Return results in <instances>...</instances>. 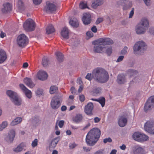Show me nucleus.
Returning a JSON list of instances; mask_svg holds the SVG:
<instances>
[{
    "mask_svg": "<svg viewBox=\"0 0 154 154\" xmlns=\"http://www.w3.org/2000/svg\"><path fill=\"white\" fill-rule=\"evenodd\" d=\"M85 78L89 81L93 78L98 82L104 83L109 80V75L107 72L104 69L102 68L97 67L93 70L92 74L88 73Z\"/></svg>",
    "mask_w": 154,
    "mask_h": 154,
    "instance_id": "obj_1",
    "label": "nucleus"
},
{
    "mask_svg": "<svg viewBox=\"0 0 154 154\" xmlns=\"http://www.w3.org/2000/svg\"><path fill=\"white\" fill-rule=\"evenodd\" d=\"M101 134L100 129L97 128H93L87 134L86 141L88 145L92 146L96 144Z\"/></svg>",
    "mask_w": 154,
    "mask_h": 154,
    "instance_id": "obj_2",
    "label": "nucleus"
},
{
    "mask_svg": "<svg viewBox=\"0 0 154 154\" xmlns=\"http://www.w3.org/2000/svg\"><path fill=\"white\" fill-rule=\"evenodd\" d=\"M149 26V23L146 18L143 19L137 25L136 29V33L138 34L143 33L146 31V28Z\"/></svg>",
    "mask_w": 154,
    "mask_h": 154,
    "instance_id": "obj_3",
    "label": "nucleus"
},
{
    "mask_svg": "<svg viewBox=\"0 0 154 154\" xmlns=\"http://www.w3.org/2000/svg\"><path fill=\"white\" fill-rule=\"evenodd\" d=\"M146 48L145 43L143 41H139L137 42L134 46V53L136 54H140V52H143Z\"/></svg>",
    "mask_w": 154,
    "mask_h": 154,
    "instance_id": "obj_4",
    "label": "nucleus"
},
{
    "mask_svg": "<svg viewBox=\"0 0 154 154\" xmlns=\"http://www.w3.org/2000/svg\"><path fill=\"white\" fill-rule=\"evenodd\" d=\"M6 94L15 105L19 106L21 104V100L18 97L17 93L11 90H8L6 92Z\"/></svg>",
    "mask_w": 154,
    "mask_h": 154,
    "instance_id": "obj_5",
    "label": "nucleus"
},
{
    "mask_svg": "<svg viewBox=\"0 0 154 154\" xmlns=\"http://www.w3.org/2000/svg\"><path fill=\"white\" fill-rule=\"evenodd\" d=\"M23 28L27 31L34 30L35 27V22L31 19H28L24 23Z\"/></svg>",
    "mask_w": 154,
    "mask_h": 154,
    "instance_id": "obj_6",
    "label": "nucleus"
},
{
    "mask_svg": "<svg viewBox=\"0 0 154 154\" xmlns=\"http://www.w3.org/2000/svg\"><path fill=\"white\" fill-rule=\"evenodd\" d=\"M62 101V99L60 97L55 96L53 97L50 103L51 108L54 109H58L60 106Z\"/></svg>",
    "mask_w": 154,
    "mask_h": 154,
    "instance_id": "obj_7",
    "label": "nucleus"
},
{
    "mask_svg": "<svg viewBox=\"0 0 154 154\" xmlns=\"http://www.w3.org/2000/svg\"><path fill=\"white\" fill-rule=\"evenodd\" d=\"M28 38L24 34L19 35L17 38V43L20 47H24L28 44Z\"/></svg>",
    "mask_w": 154,
    "mask_h": 154,
    "instance_id": "obj_8",
    "label": "nucleus"
},
{
    "mask_svg": "<svg viewBox=\"0 0 154 154\" xmlns=\"http://www.w3.org/2000/svg\"><path fill=\"white\" fill-rule=\"evenodd\" d=\"M57 10V6L49 2H46V5L44 8V11L48 13H52Z\"/></svg>",
    "mask_w": 154,
    "mask_h": 154,
    "instance_id": "obj_9",
    "label": "nucleus"
},
{
    "mask_svg": "<svg viewBox=\"0 0 154 154\" xmlns=\"http://www.w3.org/2000/svg\"><path fill=\"white\" fill-rule=\"evenodd\" d=\"M154 107V96L150 97L148 98L145 103L144 110L147 112L148 110L151 109Z\"/></svg>",
    "mask_w": 154,
    "mask_h": 154,
    "instance_id": "obj_10",
    "label": "nucleus"
},
{
    "mask_svg": "<svg viewBox=\"0 0 154 154\" xmlns=\"http://www.w3.org/2000/svg\"><path fill=\"white\" fill-rule=\"evenodd\" d=\"M154 127V122L150 121H147L145 124L144 129L145 130L151 134H154V129H152Z\"/></svg>",
    "mask_w": 154,
    "mask_h": 154,
    "instance_id": "obj_11",
    "label": "nucleus"
},
{
    "mask_svg": "<svg viewBox=\"0 0 154 154\" xmlns=\"http://www.w3.org/2000/svg\"><path fill=\"white\" fill-rule=\"evenodd\" d=\"M94 109V105L91 102L88 103L85 106L84 111L87 115L91 116L93 115L92 111Z\"/></svg>",
    "mask_w": 154,
    "mask_h": 154,
    "instance_id": "obj_12",
    "label": "nucleus"
},
{
    "mask_svg": "<svg viewBox=\"0 0 154 154\" xmlns=\"http://www.w3.org/2000/svg\"><path fill=\"white\" fill-rule=\"evenodd\" d=\"M98 43H101L102 45H110L113 44V41L109 38H100L96 41Z\"/></svg>",
    "mask_w": 154,
    "mask_h": 154,
    "instance_id": "obj_13",
    "label": "nucleus"
},
{
    "mask_svg": "<svg viewBox=\"0 0 154 154\" xmlns=\"http://www.w3.org/2000/svg\"><path fill=\"white\" fill-rule=\"evenodd\" d=\"M20 88L25 93L26 96L29 99L32 97V92L31 91L27 89L23 84L19 85Z\"/></svg>",
    "mask_w": 154,
    "mask_h": 154,
    "instance_id": "obj_14",
    "label": "nucleus"
},
{
    "mask_svg": "<svg viewBox=\"0 0 154 154\" xmlns=\"http://www.w3.org/2000/svg\"><path fill=\"white\" fill-rule=\"evenodd\" d=\"M37 76L39 79L43 81L47 79L48 75L46 72L41 70L38 72Z\"/></svg>",
    "mask_w": 154,
    "mask_h": 154,
    "instance_id": "obj_15",
    "label": "nucleus"
},
{
    "mask_svg": "<svg viewBox=\"0 0 154 154\" xmlns=\"http://www.w3.org/2000/svg\"><path fill=\"white\" fill-rule=\"evenodd\" d=\"M15 132L14 130H10L8 135L6 138V140L8 142L11 143L13 141L15 137Z\"/></svg>",
    "mask_w": 154,
    "mask_h": 154,
    "instance_id": "obj_16",
    "label": "nucleus"
},
{
    "mask_svg": "<svg viewBox=\"0 0 154 154\" xmlns=\"http://www.w3.org/2000/svg\"><path fill=\"white\" fill-rule=\"evenodd\" d=\"M91 15L88 13H85L83 14L82 17V21L85 25H88L90 24L91 22Z\"/></svg>",
    "mask_w": 154,
    "mask_h": 154,
    "instance_id": "obj_17",
    "label": "nucleus"
},
{
    "mask_svg": "<svg viewBox=\"0 0 154 154\" xmlns=\"http://www.w3.org/2000/svg\"><path fill=\"white\" fill-rule=\"evenodd\" d=\"M127 122V119L125 116L124 115L121 116L119 120V125L121 127H123L126 125Z\"/></svg>",
    "mask_w": 154,
    "mask_h": 154,
    "instance_id": "obj_18",
    "label": "nucleus"
},
{
    "mask_svg": "<svg viewBox=\"0 0 154 154\" xmlns=\"http://www.w3.org/2000/svg\"><path fill=\"white\" fill-rule=\"evenodd\" d=\"M99 45H95L94 48V52L98 53H101L104 51L105 48L103 47V45L101 43H99Z\"/></svg>",
    "mask_w": 154,
    "mask_h": 154,
    "instance_id": "obj_19",
    "label": "nucleus"
},
{
    "mask_svg": "<svg viewBox=\"0 0 154 154\" xmlns=\"http://www.w3.org/2000/svg\"><path fill=\"white\" fill-rule=\"evenodd\" d=\"M83 117L82 114H77L72 118L73 121L76 123L81 122L83 119Z\"/></svg>",
    "mask_w": 154,
    "mask_h": 154,
    "instance_id": "obj_20",
    "label": "nucleus"
},
{
    "mask_svg": "<svg viewBox=\"0 0 154 154\" xmlns=\"http://www.w3.org/2000/svg\"><path fill=\"white\" fill-rule=\"evenodd\" d=\"M117 82L119 84H123L126 82L125 75L123 74H119L117 76Z\"/></svg>",
    "mask_w": 154,
    "mask_h": 154,
    "instance_id": "obj_21",
    "label": "nucleus"
},
{
    "mask_svg": "<svg viewBox=\"0 0 154 154\" xmlns=\"http://www.w3.org/2000/svg\"><path fill=\"white\" fill-rule=\"evenodd\" d=\"M3 8L2 9L3 13H6L11 10V6L8 3H6L3 4Z\"/></svg>",
    "mask_w": 154,
    "mask_h": 154,
    "instance_id": "obj_22",
    "label": "nucleus"
},
{
    "mask_svg": "<svg viewBox=\"0 0 154 154\" xmlns=\"http://www.w3.org/2000/svg\"><path fill=\"white\" fill-rule=\"evenodd\" d=\"M69 34L68 29L66 27L63 28L61 32V35L63 38L66 39L69 38Z\"/></svg>",
    "mask_w": 154,
    "mask_h": 154,
    "instance_id": "obj_23",
    "label": "nucleus"
},
{
    "mask_svg": "<svg viewBox=\"0 0 154 154\" xmlns=\"http://www.w3.org/2000/svg\"><path fill=\"white\" fill-rule=\"evenodd\" d=\"M7 59V55L4 50L0 49V63H3Z\"/></svg>",
    "mask_w": 154,
    "mask_h": 154,
    "instance_id": "obj_24",
    "label": "nucleus"
},
{
    "mask_svg": "<svg viewBox=\"0 0 154 154\" xmlns=\"http://www.w3.org/2000/svg\"><path fill=\"white\" fill-rule=\"evenodd\" d=\"M24 83L28 87L30 88H32L34 86V85L31 79L26 77L23 80Z\"/></svg>",
    "mask_w": 154,
    "mask_h": 154,
    "instance_id": "obj_25",
    "label": "nucleus"
},
{
    "mask_svg": "<svg viewBox=\"0 0 154 154\" xmlns=\"http://www.w3.org/2000/svg\"><path fill=\"white\" fill-rule=\"evenodd\" d=\"M103 0H95L92 3L91 6L93 8H96L98 6L103 4Z\"/></svg>",
    "mask_w": 154,
    "mask_h": 154,
    "instance_id": "obj_26",
    "label": "nucleus"
},
{
    "mask_svg": "<svg viewBox=\"0 0 154 154\" xmlns=\"http://www.w3.org/2000/svg\"><path fill=\"white\" fill-rule=\"evenodd\" d=\"M55 31L54 26L51 24L48 25L46 29V32L48 34H49L54 32Z\"/></svg>",
    "mask_w": 154,
    "mask_h": 154,
    "instance_id": "obj_27",
    "label": "nucleus"
},
{
    "mask_svg": "<svg viewBox=\"0 0 154 154\" xmlns=\"http://www.w3.org/2000/svg\"><path fill=\"white\" fill-rule=\"evenodd\" d=\"M57 58L59 62H62L63 60V55L61 52H57L55 53Z\"/></svg>",
    "mask_w": 154,
    "mask_h": 154,
    "instance_id": "obj_28",
    "label": "nucleus"
},
{
    "mask_svg": "<svg viewBox=\"0 0 154 154\" xmlns=\"http://www.w3.org/2000/svg\"><path fill=\"white\" fill-rule=\"evenodd\" d=\"M58 142V140L57 138L53 139L49 146V148L51 149V148L54 149L55 148Z\"/></svg>",
    "mask_w": 154,
    "mask_h": 154,
    "instance_id": "obj_29",
    "label": "nucleus"
},
{
    "mask_svg": "<svg viewBox=\"0 0 154 154\" xmlns=\"http://www.w3.org/2000/svg\"><path fill=\"white\" fill-rule=\"evenodd\" d=\"M22 120V119L20 117H17L11 122V126H14L20 123Z\"/></svg>",
    "mask_w": 154,
    "mask_h": 154,
    "instance_id": "obj_30",
    "label": "nucleus"
},
{
    "mask_svg": "<svg viewBox=\"0 0 154 154\" xmlns=\"http://www.w3.org/2000/svg\"><path fill=\"white\" fill-rule=\"evenodd\" d=\"M134 154H144L143 149L141 147H139L134 151Z\"/></svg>",
    "mask_w": 154,
    "mask_h": 154,
    "instance_id": "obj_31",
    "label": "nucleus"
},
{
    "mask_svg": "<svg viewBox=\"0 0 154 154\" xmlns=\"http://www.w3.org/2000/svg\"><path fill=\"white\" fill-rule=\"evenodd\" d=\"M141 134L138 132L134 133L133 135V139L138 142H140V137L141 136Z\"/></svg>",
    "mask_w": 154,
    "mask_h": 154,
    "instance_id": "obj_32",
    "label": "nucleus"
},
{
    "mask_svg": "<svg viewBox=\"0 0 154 154\" xmlns=\"http://www.w3.org/2000/svg\"><path fill=\"white\" fill-rule=\"evenodd\" d=\"M25 146V145L24 143H21L14 150V151L16 152H20L23 150V149L24 148V147Z\"/></svg>",
    "mask_w": 154,
    "mask_h": 154,
    "instance_id": "obj_33",
    "label": "nucleus"
},
{
    "mask_svg": "<svg viewBox=\"0 0 154 154\" xmlns=\"http://www.w3.org/2000/svg\"><path fill=\"white\" fill-rule=\"evenodd\" d=\"M69 23L71 25L74 27H77L79 26V23L77 20H71L69 21Z\"/></svg>",
    "mask_w": 154,
    "mask_h": 154,
    "instance_id": "obj_34",
    "label": "nucleus"
},
{
    "mask_svg": "<svg viewBox=\"0 0 154 154\" xmlns=\"http://www.w3.org/2000/svg\"><path fill=\"white\" fill-rule=\"evenodd\" d=\"M57 90L58 88L56 86H52L50 88V93L51 94H54L56 93Z\"/></svg>",
    "mask_w": 154,
    "mask_h": 154,
    "instance_id": "obj_35",
    "label": "nucleus"
},
{
    "mask_svg": "<svg viewBox=\"0 0 154 154\" xmlns=\"http://www.w3.org/2000/svg\"><path fill=\"white\" fill-rule=\"evenodd\" d=\"M97 102L101 105L102 107L104 106L105 103V99L103 97H101L98 99Z\"/></svg>",
    "mask_w": 154,
    "mask_h": 154,
    "instance_id": "obj_36",
    "label": "nucleus"
},
{
    "mask_svg": "<svg viewBox=\"0 0 154 154\" xmlns=\"http://www.w3.org/2000/svg\"><path fill=\"white\" fill-rule=\"evenodd\" d=\"M42 64L44 67L46 66L48 64V59L46 57H44L42 59Z\"/></svg>",
    "mask_w": 154,
    "mask_h": 154,
    "instance_id": "obj_37",
    "label": "nucleus"
},
{
    "mask_svg": "<svg viewBox=\"0 0 154 154\" xmlns=\"http://www.w3.org/2000/svg\"><path fill=\"white\" fill-rule=\"evenodd\" d=\"M137 73V71L133 69H129L128 71V73L129 74L131 77L134 76Z\"/></svg>",
    "mask_w": 154,
    "mask_h": 154,
    "instance_id": "obj_38",
    "label": "nucleus"
},
{
    "mask_svg": "<svg viewBox=\"0 0 154 154\" xmlns=\"http://www.w3.org/2000/svg\"><path fill=\"white\" fill-rule=\"evenodd\" d=\"M140 142L146 141L149 139V137L148 136L144 134H141L140 137Z\"/></svg>",
    "mask_w": 154,
    "mask_h": 154,
    "instance_id": "obj_39",
    "label": "nucleus"
},
{
    "mask_svg": "<svg viewBox=\"0 0 154 154\" xmlns=\"http://www.w3.org/2000/svg\"><path fill=\"white\" fill-rule=\"evenodd\" d=\"M41 120L38 117H35L34 119V123L35 124L36 126H38L41 123Z\"/></svg>",
    "mask_w": 154,
    "mask_h": 154,
    "instance_id": "obj_40",
    "label": "nucleus"
},
{
    "mask_svg": "<svg viewBox=\"0 0 154 154\" xmlns=\"http://www.w3.org/2000/svg\"><path fill=\"white\" fill-rule=\"evenodd\" d=\"M79 7V8L81 9H84L88 8L87 4L86 3H85L83 2H80Z\"/></svg>",
    "mask_w": 154,
    "mask_h": 154,
    "instance_id": "obj_41",
    "label": "nucleus"
},
{
    "mask_svg": "<svg viewBox=\"0 0 154 154\" xmlns=\"http://www.w3.org/2000/svg\"><path fill=\"white\" fill-rule=\"evenodd\" d=\"M8 123L7 122L5 121L2 122V124L0 125V131H2L7 126Z\"/></svg>",
    "mask_w": 154,
    "mask_h": 154,
    "instance_id": "obj_42",
    "label": "nucleus"
},
{
    "mask_svg": "<svg viewBox=\"0 0 154 154\" xmlns=\"http://www.w3.org/2000/svg\"><path fill=\"white\" fill-rule=\"evenodd\" d=\"M38 140L37 139H35L32 141V146L33 148H34L38 144Z\"/></svg>",
    "mask_w": 154,
    "mask_h": 154,
    "instance_id": "obj_43",
    "label": "nucleus"
},
{
    "mask_svg": "<svg viewBox=\"0 0 154 154\" xmlns=\"http://www.w3.org/2000/svg\"><path fill=\"white\" fill-rule=\"evenodd\" d=\"M112 48L111 47H109L107 49H106V53L108 55H110V54L112 53Z\"/></svg>",
    "mask_w": 154,
    "mask_h": 154,
    "instance_id": "obj_44",
    "label": "nucleus"
},
{
    "mask_svg": "<svg viewBox=\"0 0 154 154\" xmlns=\"http://www.w3.org/2000/svg\"><path fill=\"white\" fill-rule=\"evenodd\" d=\"M101 88H98L93 90V92L96 94H99L101 91Z\"/></svg>",
    "mask_w": 154,
    "mask_h": 154,
    "instance_id": "obj_45",
    "label": "nucleus"
},
{
    "mask_svg": "<svg viewBox=\"0 0 154 154\" xmlns=\"http://www.w3.org/2000/svg\"><path fill=\"white\" fill-rule=\"evenodd\" d=\"M77 146V144L75 143H70L69 144V146L70 149H72Z\"/></svg>",
    "mask_w": 154,
    "mask_h": 154,
    "instance_id": "obj_46",
    "label": "nucleus"
},
{
    "mask_svg": "<svg viewBox=\"0 0 154 154\" xmlns=\"http://www.w3.org/2000/svg\"><path fill=\"white\" fill-rule=\"evenodd\" d=\"M128 49V48L127 47H125L121 51V54H125L127 53Z\"/></svg>",
    "mask_w": 154,
    "mask_h": 154,
    "instance_id": "obj_47",
    "label": "nucleus"
},
{
    "mask_svg": "<svg viewBox=\"0 0 154 154\" xmlns=\"http://www.w3.org/2000/svg\"><path fill=\"white\" fill-rule=\"evenodd\" d=\"M112 141V140L110 137H108L104 139L103 140V142L106 143L107 142H111Z\"/></svg>",
    "mask_w": 154,
    "mask_h": 154,
    "instance_id": "obj_48",
    "label": "nucleus"
},
{
    "mask_svg": "<svg viewBox=\"0 0 154 154\" xmlns=\"http://www.w3.org/2000/svg\"><path fill=\"white\" fill-rule=\"evenodd\" d=\"M43 93L42 90L40 89H38L36 92V94L38 95H42Z\"/></svg>",
    "mask_w": 154,
    "mask_h": 154,
    "instance_id": "obj_49",
    "label": "nucleus"
},
{
    "mask_svg": "<svg viewBox=\"0 0 154 154\" xmlns=\"http://www.w3.org/2000/svg\"><path fill=\"white\" fill-rule=\"evenodd\" d=\"M79 99L80 101L83 102L85 100V97L83 95H81L79 96Z\"/></svg>",
    "mask_w": 154,
    "mask_h": 154,
    "instance_id": "obj_50",
    "label": "nucleus"
},
{
    "mask_svg": "<svg viewBox=\"0 0 154 154\" xmlns=\"http://www.w3.org/2000/svg\"><path fill=\"white\" fill-rule=\"evenodd\" d=\"M34 3L35 5L40 4L42 2V0H33Z\"/></svg>",
    "mask_w": 154,
    "mask_h": 154,
    "instance_id": "obj_51",
    "label": "nucleus"
},
{
    "mask_svg": "<svg viewBox=\"0 0 154 154\" xmlns=\"http://www.w3.org/2000/svg\"><path fill=\"white\" fill-rule=\"evenodd\" d=\"M103 21V18H99L97 20L96 22V24L97 25L102 22Z\"/></svg>",
    "mask_w": 154,
    "mask_h": 154,
    "instance_id": "obj_52",
    "label": "nucleus"
},
{
    "mask_svg": "<svg viewBox=\"0 0 154 154\" xmlns=\"http://www.w3.org/2000/svg\"><path fill=\"white\" fill-rule=\"evenodd\" d=\"M86 35L89 37H92L93 36V34L91 31H88L86 33Z\"/></svg>",
    "mask_w": 154,
    "mask_h": 154,
    "instance_id": "obj_53",
    "label": "nucleus"
},
{
    "mask_svg": "<svg viewBox=\"0 0 154 154\" xmlns=\"http://www.w3.org/2000/svg\"><path fill=\"white\" fill-rule=\"evenodd\" d=\"M64 122L63 120L60 121L58 123V125L60 128L63 127L64 125Z\"/></svg>",
    "mask_w": 154,
    "mask_h": 154,
    "instance_id": "obj_54",
    "label": "nucleus"
},
{
    "mask_svg": "<svg viewBox=\"0 0 154 154\" xmlns=\"http://www.w3.org/2000/svg\"><path fill=\"white\" fill-rule=\"evenodd\" d=\"M134 8H133L132 9L131 11L130 12L129 15V18H131L132 17V16L133 15V14H134Z\"/></svg>",
    "mask_w": 154,
    "mask_h": 154,
    "instance_id": "obj_55",
    "label": "nucleus"
},
{
    "mask_svg": "<svg viewBox=\"0 0 154 154\" xmlns=\"http://www.w3.org/2000/svg\"><path fill=\"white\" fill-rule=\"evenodd\" d=\"M83 148L84 151L86 152L90 151V150L91 149V148H89L88 147L87 148L85 146L83 147Z\"/></svg>",
    "mask_w": 154,
    "mask_h": 154,
    "instance_id": "obj_56",
    "label": "nucleus"
},
{
    "mask_svg": "<svg viewBox=\"0 0 154 154\" xmlns=\"http://www.w3.org/2000/svg\"><path fill=\"white\" fill-rule=\"evenodd\" d=\"M91 31L94 32L96 33L97 31V29L96 27L94 26L91 28Z\"/></svg>",
    "mask_w": 154,
    "mask_h": 154,
    "instance_id": "obj_57",
    "label": "nucleus"
},
{
    "mask_svg": "<svg viewBox=\"0 0 154 154\" xmlns=\"http://www.w3.org/2000/svg\"><path fill=\"white\" fill-rule=\"evenodd\" d=\"M126 0H119V1L117 2V4L118 5H123V2L125 3L124 1H126Z\"/></svg>",
    "mask_w": 154,
    "mask_h": 154,
    "instance_id": "obj_58",
    "label": "nucleus"
},
{
    "mask_svg": "<svg viewBox=\"0 0 154 154\" xmlns=\"http://www.w3.org/2000/svg\"><path fill=\"white\" fill-rule=\"evenodd\" d=\"M124 58V57L123 56H119L117 59V62H119L122 61Z\"/></svg>",
    "mask_w": 154,
    "mask_h": 154,
    "instance_id": "obj_59",
    "label": "nucleus"
},
{
    "mask_svg": "<svg viewBox=\"0 0 154 154\" xmlns=\"http://www.w3.org/2000/svg\"><path fill=\"white\" fill-rule=\"evenodd\" d=\"M144 2L146 4V5L147 6H149L150 5V0H143Z\"/></svg>",
    "mask_w": 154,
    "mask_h": 154,
    "instance_id": "obj_60",
    "label": "nucleus"
},
{
    "mask_svg": "<svg viewBox=\"0 0 154 154\" xmlns=\"http://www.w3.org/2000/svg\"><path fill=\"white\" fill-rule=\"evenodd\" d=\"M95 123L98 122L100 120V119L98 118V117H96L94 119Z\"/></svg>",
    "mask_w": 154,
    "mask_h": 154,
    "instance_id": "obj_61",
    "label": "nucleus"
},
{
    "mask_svg": "<svg viewBox=\"0 0 154 154\" xmlns=\"http://www.w3.org/2000/svg\"><path fill=\"white\" fill-rule=\"evenodd\" d=\"M6 36V34L2 31L1 33L0 34V37L2 38H4Z\"/></svg>",
    "mask_w": 154,
    "mask_h": 154,
    "instance_id": "obj_62",
    "label": "nucleus"
},
{
    "mask_svg": "<svg viewBox=\"0 0 154 154\" xmlns=\"http://www.w3.org/2000/svg\"><path fill=\"white\" fill-rule=\"evenodd\" d=\"M94 154H103L102 150H99L96 152Z\"/></svg>",
    "mask_w": 154,
    "mask_h": 154,
    "instance_id": "obj_63",
    "label": "nucleus"
},
{
    "mask_svg": "<svg viewBox=\"0 0 154 154\" xmlns=\"http://www.w3.org/2000/svg\"><path fill=\"white\" fill-rule=\"evenodd\" d=\"M70 91L71 93L72 94H73L75 93V89L74 87H72L71 88Z\"/></svg>",
    "mask_w": 154,
    "mask_h": 154,
    "instance_id": "obj_64",
    "label": "nucleus"
}]
</instances>
